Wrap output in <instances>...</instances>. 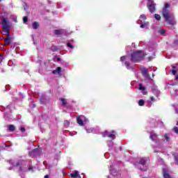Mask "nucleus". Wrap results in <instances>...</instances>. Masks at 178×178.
Listing matches in <instances>:
<instances>
[{"mask_svg":"<svg viewBox=\"0 0 178 178\" xmlns=\"http://www.w3.org/2000/svg\"><path fill=\"white\" fill-rule=\"evenodd\" d=\"M44 178H49V175H44Z\"/></svg>","mask_w":178,"mask_h":178,"instance_id":"nucleus-41","label":"nucleus"},{"mask_svg":"<svg viewBox=\"0 0 178 178\" xmlns=\"http://www.w3.org/2000/svg\"><path fill=\"white\" fill-rule=\"evenodd\" d=\"M8 129L10 131H15L16 130V127L13 124H9Z\"/></svg>","mask_w":178,"mask_h":178,"instance_id":"nucleus-15","label":"nucleus"},{"mask_svg":"<svg viewBox=\"0 0 178 178\" xmlns=\"http://www.w3.org/2000/svg\"><path fill=\"white\" fill-rule=\"evenodd\" d=\"M67 47H68V48H70L71 49H73L74 47L72 46V43L68 42L67 44Z\"/></svg>","mask_w":178,"mask_h":178,"instance_id":"nucleus-28","label":"nucleus"},{"mask_svg":"<svg viewBox=\"0 0 178 178\" xmlns=\"http://www.w3.org/2000/svg\"><path fill=\"white\" fill-rule=\"evenodd\" d=\"M148 2H149L147 6L148 10H149L150 13H154V12H155V10H156L155 6H156V3L155 2L151 1V0H148Z\"/></svg>","mask_w":178,"mask_h":178,"instance_id":"nucleus-5","label":"nucleus"},{"mask_svg":"<svg viewBox=\"0 0 178 178\" xmlns=\"http://www.w3.org/2000/svg\"><path fill=\"white\" fill-rule=\"evenodd\" d=\"M2 1H3V0H0V2H2Z\"/></svg>","mask_w":178,"mask_h":178,"instance_id":"nucleus-46","label":"nucleus"},{"mask_svg":"<svg viewBox=\"0 0 178 178\" xmlns=\"http://www.w3.org/2000/svg\"><path fill=\"white\" fill-rule=\"evenodd\" d=\"M174 45H178V39L174 41Z\"/></svg>","mask_w":178,"mask_h":178,"instance_id":"nucleus-37","label":"nucleus"},{"mask_svg":"<svg viewBox=\"0 0 178 178\" xmlns=\"http://www.w3.org/2000/svg\"><path fill=\"white\" fill-rule=\"evenodd\" d=\"M11 165L14 168H17V166H20L22 165V163H20V162H17L16 163H13Z\"/></svg>","mask_w":178,"mask_h":178,"instance_id":"nucleus-20","label":"nucleus"},{"mask_svg":"<svg viewBox=\"0 0 178 178\" xmlns=\"http://www.w3.org/2000/svg\"><path fill=\"white\" fill-rule=\"evenodd\" d=\"M13 26V24L10 22L9 18L5 17H1V27L3 29V33H5L6 35H7L3 44L5 47L9 45V44L12 42V38L10 37V33L9 31H10V29H12Z\"/></svg>","mask_w":178,"mask_h":178,"instance_id":"nucleus-1","label":"nucleus"},{"mask_svg":"<svg viewBox=\"0 0 178 178\" xmlns=\"http://www.w3.org/2000/svg\"><path fill=\"white\" fill-rule=\"evenodd\" d=\"M143 178H147V177H143Z\"/></svg>","mask_w":178,"mask_h":178,"instance_id":"nucleus-47","label":"nucleus"},{"mask_svg":"<svg viewBox=\"0 0 178 178\" xmlns=\"http://www.w3.org/2000/svg\"><path fill=\"white\" fill-rule=\"evenodd\" d=\"M159 34H161V35H165L166 31H165V30H163V29H160V30H159Z\"/></svg>","mask_w":178,"mask_h":178,"instance_id":"nucleus-26","label":"nucleus"},{"mask_svg":"<svg viewBox=\"0 0 178 178\" xmlns=\"http://www.w3.org/2000/svg\"><path fill=\"white\" fill-rule=\"evenodd\" d=\"M173 156H174V161L176 165H178V154H173Z\"/></svg>","mask_w":178,"mask_h":178,"instance_id":"nucleus-16","label":"nucleus"},{"mask_svg":"<svg viewBox=\"0 0 178 178\" xmlns=\"http://www.w3.org/2000/svg\"><path fill=\"white\" fill-rule=\"evenodd\" d=\"M163 137L165 138V140L166 141H169L170 140V138H169V134H165L163 135Z\"/></svg>","mask_w":178,"mask_h":178,"instance_id":"nucleus-21","label":"nucleus"},{"mask_svg":"<svg viewBox=\"0 0 178 178\" xmlns=\"http://www.w3.org/2000/svg\"><path fill=\"white\" fill-rule=\"evenodd\" d=\"M29 22V18L27 17H23V22L24 23H27Z\"/></svg>","mask_w":178,"mask_h":178,"instance_id":"nucleus-29","label":"nucleus"},{"mask_svg":"<svg viewBox=\"0 0 178 178\" xmlns=\"http://www.w3.org/2000/svg\"><path fill=\"white\" fill-rule=\"evenodd\" d=\"M175 80H178V74L175 76Z\"/></svg>","mask_w":178,"mask_h":178,"instance_id":"nucleus-42","label":"nucleus"},{"mask_svg":"<svg viewBox=\"0 0 178 178\" xmlns=\"http://www.w3.org/2000/svg\"><path fill=\"white\" fill-rule=\"evenodd\" d=\"M125 65H126L127 68L129 70L133 69V67L131 66H130V62H129V61L125 62Z\"/></svg>","mask_w":178,"mask_h":178,"instance_id":"nucleus-19","label":"nucleus"},{"mask_svg":"<svg viewBox=\"0 0 178 178\" xmlns=\"http://www.w3.org/2000/svg\"><path fill=\"white\" fill-rule=\"evenodd\" d=\"M142 74L144 76V77H149V74L148 73V70L147 68H144L142 70Z\"/></svg>","mask_w":178,"mask_h":178,"instance_id":"nucleus-10","label":"nucleus"},{"mask_svg":"<svg viewBox=\"0 0 178 178\" xmlns=\"http://www.w3.org/2000/svg\"><path fill=\"white\" fill-rule=\"evenodd\" d=\"M152 59H154V57H152V56H149L148 57L149 62H151V60H152Z\"/></svg>","mask_w":178,"mask_h":178,"instance_id":"nucleus-38","label":"nucleus"},{"mask_svg":"<svg viewBox=\"0 0 178 178\" xmlns=\"http://www.w3.org/2000/svg\"><path fill=\"white\" fill-rule=\"evenodd\" d=\"M163 175L164 178H172V176L169 175V172H168V170L165 169L163 170Z\"/></svg>","mask_w":178,"mask_h":178,"instance_id":"nucleus-9","label":"nucleus"},{"mask_svg":"<svg viewBox=\"0 0 178 178\" xmlns=\"http://www.w3.org/2000/svg\"><path fill=\"white\" fill-rule=\"evenodd\" d=\"M20 131H21L22 133H24V131H26V128H24V127H21Z\"/></svg>","mask_w":178,"mask_h":178,"instance_id":"nucleus-34","label":"nucleus"},{"mask_svg":"<svg viewBox=\"0 0 178 178\" xmlns=\"http://www.w3.org/2000/svg\"><path fill=\"white\" fill-rule=\"evenodd\" d=\"M147 25V23H145L143 24L140 25V29H144V27H145V26Z\"/></svg>","mask_w":178,"mask_h":178,"instance_id":"nucleus-35","label":"nucleus"},{"mask_svg":"<svg viewBox=\"0 0 178 178\" xmlns=\"http://www.w3.org/2000/svg\"><path fill=\"white\" fill-rule=\"evenodd\" d=\"M40 27V23L38 22H34L32 23V28L33 30H37Z\"/></svg>","mask_w":178,"mask_h":178,"instance_id":"nucleus-11","label":"nucleus"},{"mask_svg":"<svg viewBox=\"0 0 178 178\" xmlns=\"http://www.w3.org/2000/svg\"><path fill=\"white\" fill-rule=\"evenodd\" d=\"M70 124V122L68 120H65L64 122V126L65 127H69V125Z\"/></svg>","mask_w":178,"mask_h":178,"instance_id":"nucleus-24","label":"nucleus"},{"mask_svg":"<svg viewBox=\"0 0 178 178\" xmlns=\"http://www.w3.org/2000/svg\"><path fill=\"white\" fill-rule=\"evenodd\" d=\"M140 19H143V20H145L147 19V16H145V15L143 14L140 16Z\"/></svg>","mask_w":178,"mask_h":178,"instance_id":"nucleus-30","label":"nucleus"},{"mask_svg":"<svg viewBox=\"0 0 178 178\" xmlns=\"http://www.w3.org/2000/svg\"><path fill=\"white\" fill-rule=\"evenodd\" d=\"M142 94H143V95H147L148 94V92L143 90Z\"/></svg>","mask_w":178,"mask_h":178,"instance_id":"nucleus-39","label":"nucleus"},{"mask_svg":"<svg viewBox=\"0 0 178 178\" xmlns=\"http://www.w3.org/2000/svg\"><path fill=\"white\" fill-rule=\"evenodd\" d=\"M174 131H175V133H176V134H178V127H174Z\"/></svg>","mask_w":178,"mask_h":178,"instance_id":"nucleus-33","label":"nucleus"},{"mask_svg":"<svg viewBox=\"0 0 178 178\" xmlns=\"http://www.w3.org/2000/svg\"><path fill=\"white\" fill-rule=\"evenodd\" d=\"M145 104V102L143 99H140L138 101L139 106H144Z\"/></svg>","mask_w":178,"mask_h":178,"instance_id":"nucleus-17","label":"nucleus"},{"mask_svg":"<svg viewBox=\"0 0 178 178\" xmlns=\"http://www.w3.org/2000/svg\"><path fill=\"white\" fill-rule=\"evenodd\" d=\"M103 137H108V138H111V140H115V138H116V132L112 131L110 133L108 131H105L103 132Z\"/></svg>","mask_w":178,"mask_h":178,"instance_id":"nucleus-4","label":"nucleus"},{"mask_svg":"<svg viewBox=\"0 0 178 178\" xmlns=\"http://www.w3.org/2000/svg\"><path fill=\"white\" fill-rule=\"evenodd\" d=\"M150 101L152 102L155 101V97H154V96L150 97Z\"/></svg>","mask_w":178,"mask_h":178,"instance_id":"nucleus-40","label":"nucleus"},{"mask_svg":"<svg viewBox=\"0 0 178 178\" xmlns=\"http://www.w3.org/2000/svg\"><path fill=\"white\" fill-rule=\"evenodd\" d=\"M70 177L72 178H81L80 175H79V171L77 170H74L73 173H71Z\"/></svg>","mask_w":178,"mask_h":178,"instance_id":"nucleus-8","label":"nucleus"},{"mask_svg":"<svg viewBox=\"0 0 178 178\" xmlns=\"http://www.w3.org/2000/svg\"><path fill=\"white\" fill-rule=\"evenodd\" d=\"M177 126H178V122H177Z\"/></svg>","mask_w":178,"mask_h":178,"instance_id":"nucleus-45","label":"nucleus"},{"mask_svg":"<svg viewBox=\"0 0 178 178\" xmlns=\"http://www.w3.org/2000/svg\"><path fill=\"white\" fill-rule=\"evenodd\" d=\"M149 138L152 140V141H154V143H156L159 138H158V135L154 131H152L149 132Z\"/></svg>","mask_w":178,"mask_h":178,"instance_id":"nucleus-7","label":"nucleus"},{"mask_svg":"<svg viewBox=\"0 0 178 178\" xmlns=\"http://www.w3.org/2000/svg\"><path fill=\"white\" fill-rule=\"evenodd\" d=\"M88 120V119H87L84 115H80L76 118V122L79 126H83L84 124V122H87Z\"/></svg>","mask_w":178,"mask_h":178,"instance_id":"nucleus-6","label":"nucleus"},{"mask_svg":"<svg viewBox=\"0 0 178 178\" xmlns=\"http://www.w3.org/2000/svg\"><path fill=\"white\" fill-rule=\"evenodd\" d=\"M19 172H23V170H24V167H23V165H22V164L19 165Z\"/></svg>","mask_w":178,"mask_h":178,"instance_id":"nucleus-31","label":"nucleus"},{"mask_svg":"<svg viewBox=\"0 0 178 178\" xmlns=\"http://www.w3.org/2000/svg\"><path fill=\"white\" fill-rule=\"evenodd\" d=\"M28 170H31L32 172H33L34 169L33 168V166H30L29 168H28Z\"/></svg>","mask_w":178,"mask_h":178,"instance_id":"nucleus-36","label":"nucleus"},{"mask_svg":"<svg viewBox=\"0 0 178 178\" xmlns=\"http://www.w3.org/2000/svg\"><path fill=\"white\" fill-rule=\"evenodd\" d=\"M120 60H121V62H123L124 60H126V56H122L120 58Z\"/></svg>","mask_w":178,"mask_h":178,"instance_id":"nucleus-32","label":"nucleus"},{"mask_svg":"<svg viewBox=\"0 0 178 178\" xmlns=\"http://www.w3.org/2000/svg\"><path fill=\"white\" fill-rule=\"evenodd\" d=\"M62 72V67H58L56 70L52 71L53 74H56V73H60Z\"/></svg>","mask_w":178,"mask_h":178,"instance_id":"nucleus-14","label":"nucleus"},{"mask_svg":"<svg viewBox=\"0 0 178 178\" xmlns=\"http://www.w3.org/2000/svg\"><path fill=\"white\" fill-rule=\"evenodd\" d=\"M172 73L174 76H176V73H177V72L175 70L176 69V67H172Z\"/></svg>","mask_w":178,"mask_h":178,"instance_id":"nucleus-27","label":"nucleus"},{"mask_svg":"<svg viewBox=\"0 0 178 178\" xmlns=\"http://www.w3.org/2000/svg\"><path fill=\"white\" fill-rule=\"evenodd\" d=\"M139 163L140 165H145V163H147V161H145V159H141L140 161H139Z\"/></svg>","mask_w":178,"mask_h":178,"instance_id":"nucleus-18","label":"nucleus"},{"mask_svg":"<svg viewBox=\"0 0 178 178\" xmlns=\"http://www.w3.org/2000/svg\"><path fill=\"white\" fill-rule=\"evenodd\" d=\"M61 106H66L67 105V101L65 98H60Z\"/></svg>","mask_w":178,"mask_h":178,"instance_id":"nucleus-13","label":"nucleus"},{"mask_svg":"<svg viewBox=\"0 0 178 178\" xmlns=\"http://www.w3.org/2000/svg\"><path fill=\"white\" fill-rule=\"evenodd\" d=\"M141 51H138L132 53L131 54V60L134 63H137L138 62H141L147 56V54H141Z\"/></svg>","mask_w":178,"mask_h":178,"instance_id":"nucleus-3","label":"nucleus"},{"mask_svg":"<svg viewBox=\"0 0 178 178\" xmlns=\"http://www.w3.org/2000/svg\"><path fill=\"white\" fill-rule=\"evenodd\" d=\"M0 58H2V54H0Z\"/></svg>","mask_w":178,"mask_h":178,"instance_id":"nucleus-44","label":"nucleus"},{"mask_svg":"<svg viewBox=\"0 0 178 178\" xmlns=\"http://www.w3.org/2000/svg\"><path fill=\"white\" fill-rule=\"evenodd\" d=\"M162 15L165 22H168V24H170L171 26H175V24H176V21L173 19V15L170 14L169 10H166V8L163 9Z\"/></svg>","mask_w":178,"mask_h":178,"instance_id":"nucleus-2","label":"nucleus"},{"mask_svg":"<svg viewBox=\"0 0 178 178\" xmlns=\"http://www.w3.org/2000/svg\"><path fill=\"white\" fill-rule=\"evenodd\" d=\"M152 56H155V53L152 52Z\"/></svg>","mask_w":178,"mask_h":178,"instance_id":"nucleus-43","label":"nucleus"},{"mask_svg":"<svg viewBox=\"0 0 178 178\" xmlns=\"http://www.w3.org/2000/svg\"><path fill=\"white\" fill-rule=\"evenodd\" d=\"M170 8V5H169V3H166L163 9H166V10H169Z\"/></svg>","mask_w":178,"mask_h":178,"instance_id":"nucleus-22","label":"nucleus"},{"mask_svg":"<svg viewBox=\"0 0 178 178\" xmlns=\"http://www.w3.org/2000/svg\"><path fill=\"white\" fill-rule=\"evenodd\" d=\"M139 90H140V91H145V86H143V84L140 83L139 84Z\"/></svg>","mask_w":178,"mask_h":178,"instance_id":"nucleus-23","label":"nucleus"},{"mask_svg":"<svg viewBox=\"0 0 178 178\" xmlns=\"http://www.w3.org/2000/svg\"><path fill=\"white\" fill-rule=\"evenodd\" d=\"M154 18L156 19V20H161V15H159V14H155Z\"/></svg>","mask_w":178,"mask_h":178,"instance_id":"nucleus-25","label":"nucleus"},{"mask_svg":"<svg viewBox=\"0 0 178 178\" xmlns=\"http://www.w3.org/2000/svg\"><path fill=\"white\" fill-rule=\"evenodd\" d=\"M54 34L56 35H61V34H63V30H62V29H55L54 30Z\"/></svg>","mask_w":178,"mask_h":178,"instance_id":"nucleus-12","label":"nucleus"}]
</instances>
